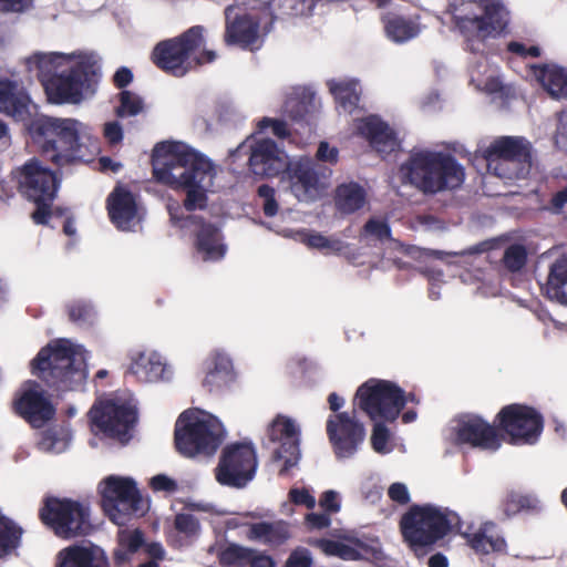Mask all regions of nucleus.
<instances>
[{"mask_svg":"<svg viewBox=\"0 0 567 567\" xmlns=\"http://www.w3.org/2000/svg\"><path fill=\"white\" fill-rule=\"evenodd\" d=\"M153 177L174 190L186 194L187 212L207 207V192L216 175L214 164L200 153L179 142H161L152 153Z\"/></svg>","mask_w":567,"mask_h":567,"instance_id":"1","label":"nucleus"},{"mask_svg":"<svg viewBox=\"0 0 567 567\" xmlns=\"http://www.w3.org/2000/svg\"><path fill=\"white\" fill-rule=\"evenodd\" d=\"M39 151L58 168L87 162L99 151V138L75 118L35 116L27 126Z\"/></svg>","mask_w":567,"mask_h":567,"instance_id":"2","label":"nucleus"},{"mask_svg":"<svg viewBox=\"0 0 567 567\" xmlns=\"http://www.w3.org/2000/svg\"><path fill=\"white\" fill-rule=\"evenodd\" d=\"M41 82L48 100L54 104H79L95 94L101 80V66L91 55L80 58L68 70L50 73L53 61L42 54L34 56Z\"/></svg>","mask_w":567,"mask_h":567,"instance_id":"3","label":"nucleus"},{"mask_svg":"<svg viewBox=\"0 0 567 567\" xmlns=\"http://www.w3.org/2000/svg\"><path fill=\"white\" fill-rule=\"evenodd\" d=\"M400 171L406 182L424 195L455 190L465 181L463 165L445 152H412Z\"/></svg>","mask_w":567,"mask_h":567,"instance_id":"4","label":"nucleus"},{"mask_svg":"<svg viewBox=\"0 0 567 567\" xmlns=\"http://www.w3.org/2000/svg\"><path fill=\"white\" fill-rule=\"evenodd\" d=\"M460 524L458 515L449 508L414 504L401 516L399 528L410 550L423 557Z\"/></svg>","mask_w":567,"mask_h":567,"instance_id":"5","label":"nucleus"},{"mask_svg":"<svg viewBox=\"0 0 567 567\" xmlns=\"http://www.w3.org/2000/svg\"><path fill=\"white\" fill-rule=\"evenodd\" d=\"M32 373L58 395L81 388L86 379L84 359L66 339L43 347L31 362Z\"/></svg>","mask_w":567,"mask_h":567,"instance_id":"6","label":"nucleus"},{"mask_svg":"<svg viewBox=\"0 0 567 567\" xmlns=\"http://www.w3.org/2000/svg\"><path fill=\"white\" fill-rule=\"evenodd\" d=\"M19 194L35 206L31 219L35 225L45 226L53 215V203L61 187L60 168L53 171L40 158L31 157L10 173Z\"/></svg>","mask_w":567,"mask_h":567,"instance_id":"7","label":"nucleus"},{"mask_svg":"<svg viewBox=\"0 0 567 567\" xmlns=\"http://www.w3.org/2000/svg\"><path fill=\"white\" fill-rule=\"evenodd\" d=\"M205 28L193 25L177 37L159 41L151 53L152 62L163 72L181 78L190 70L212 63L217 58L206 50Z\"/></svg>","mask_w":567,"mask_h":567,"instance_id":"8","label":"nucleus"},{"mask_svg":"<svg viewBox=\"0 0 567 567\" xmlns=\"http://www.w3.org/2000/svg\"><path fill=\"white\" fill-rule=\"evenodd\" d=\"M225 436L217 417L198 409L186 410L177 419L174 431L176 450L186 457L213 455Z\"/></svg>","mask_w":567,"mask_h":567,"instance_id":"9","label":"nucleus"},{"mask_svg":"<svg viewBox=\"0 0 567 567\" xmlns=\"http://www.w3.org/2000/svg\"><path fill=\"white\" fill-rule=\"evenodd\" d=\"M97 489L103 513L117 526H126L148 512V501L132 477L110 475L100 482Z\"/></svg>","mask_w":567,"mask_h":567,"instance_id":"10","label":"nucleus"},{"mask_svg":"<svg viewBox=\"0 0 567 567\" xmlns=\"http://www.w3.org/2000/svg\"><path fill=\"white\" fill-rule=\"evenodd\" d=\"M39 518L62 539L87 536L93 530L90 507L72 498L45 497L39 509Z\"/></svg>","mask_w":567,"mask_h":567,"instance_id":"11","label":"nucleus"},{"mask_svg":"<svg viewBox=\"0 0 567 567\" xmlns=\"http://www.w3.org/2000/svg\"><path fill=\"white\" fill-rule=\"evenodd\" d=\"M488 171L502 178H526L533 165V145L523 136H501L482 151Z\"/></svg>","mask_w":567,"mask_h":567,"instance_id":"12","label":"nucleus"},{"mask_svg":"<svg viewBox=\"0 0 567 567\" xmlns=\"http://www.w3.org/2000/svg\"><path fill=\"white\" fill-rule=\"evenodd\" d=\"M354 402L372 421L393 422L404 409L406 399L395 383L370 379L358 388Z\"/></svg>","mask_w":567,"mask_h":567,"instance_id":"13","label":"nucleus"},{"mask_svg":"<svg viewBox=\"0 0 567 567\" xmlns=\"http://www.w3.org/2000/svg\"><path fill=\"white\" fill-rule=\"evenodd\" d=\"M454 7L452 22L464 37L471 52H476L475 43H482L488 38L501 35L508 25L509 13L499 2L486 3L482 16L458 14Z\"/></svg>","mask_w":567,"mask_h":567,"instance_id":"14","label":"nucleus"},{"mask_svg":"<svg viewBox=\"0 0 567 567\" xmlns=\"http://www.w3.org/2000/svg\"><path fill=\"white\" fill-rule=\"evenodd\" d=\"M291 194L299 200L312 203L328 189L332 169L312 158H299L285 169Z\"/></svg>","mask_w":567,"mask_h":567,"instance_id":"15","label":"nucleus"},{"mask_svg":"<svg viewBox=\"0 0 567 567\" xmlns=\"http://www.w3.org/2000/svg\"><path fill=\"white\" fill-rule=\"evenodd\" d=\"M494 422L512 444H535L544 430L543 415L533 406L518 403L503 406Z\"/></svg>","mask_w":567,"mask_h":567,"instance_id":"16","label":"nucleus"},{"mask_svg":"<svg viewBox=\"0 0 567 567\" xmlns=\"http://www.w3.org/2000/svg\"><path fill=\"white\" fill-rule=\"evenodd\" d=\"M257 466V454L252 444L234 443L221 452L216 480L221 485L241 488L254 478Z\"/></svg>","mask_w":567,"mask_h":567,"instance_id":"17","label":"nucleus"},{"mask_svg":"<svg viewBox=\"0 0 567 567\" xmlns=\"http://www.w3.org/2000/svg\"><path fill=\"white\" fill-rule=\"evenodd\" d=\"M91 425L107 437L122 439L128 435L137 421L136 410L114 400H102L89 411Z\"/></svg>","mask_w":567,"mask_h":567,"instance_id":"18","label":"nucleus"},{"mask_svg":"<svg viewBox=\"0 0 567 567\" xmlns=\"http://www.w3.org/2000/svg\"><path fill=\"white\" fill-rule=\"evenodd\" d=\"M326 431L337 458L352 457L365 437L363 424L348 412L330 415Z\"/></svg>","mask_w":567,"mask_h":567,"instance_id":"19","label":"nucleus"},{"mask_svg":"<svg viewBox=\"0 0 567 567\" xmlns=\"http://www.w3.org/2000/svg\"><path fill=\"white\" fill-rule=\"evenodd\" d=\"M453 443L482 451H496L501 446L497 424H489L482 416L466 414L453 427Z\"/></svg>","mask_w":567,"mask_h":567,"instance_id":"20","label":"nucleus"},{"mask_svg":"<svg viewBox=\"0 0 567 567\" xmlns=\"http://www.w3.org/2000/svg\"><path fill=\"white\" fill-rule=\"evenodd\" d=\"M172 221L181 227L188 224L198 225L195 233V248L202 255L204 261L220 260L226 254V246L221 243L220 230L210 223H205L202 217L195 215L183 216L181 208H168Z\"/></svg>","mask_w":567,"mask_h":567,"instance_id":"21","label":"nucleus"},{"mask_svg":"<svg viewBox=\"0 0 567 567\" xmlns=\"http://www.w3.org/2000/svg\"><path fill=\"white\" fill-rule=\"evenodd\" d=\"M268 436L272 442H280V446L274 452L275 461H284L280 474L287 473L293 467L300 457V430L286 415H277L269 425Z\"/></svg>","mask_w":567,"mask_h":567,"instance_id":"22","label":"nucleus"},{"mask_svg":"<svg viewBox=\"0 0 567 567\" xmlns=\"http://www.w3.org/2000/svg\"><path fill=\"white\" fill-rule=\"evenodd\" d=\"M37 105L27 90L10 79H0V113L16 122L29 124L34 117Z\"/></svg>","mask_w":567,"mask_h":567,"instance_id":"23","label":"nucleus"},{"mask_svg":"<svg viewBox=\"0 0 567 567\" xmlns=\"http://www.w3.org/2000/svg\"><path fill=\"white\" fill-rule=\"evenodd\" d=\"M13 409L32 427L40 429L55 415V408L45 398L43 391L24 390L13 402Z\"/></svg>","mask_w":567,"mask_h":567,"instance_id":"24","label":"nucleus"},{"mask_svg":"<svg viewBox=\"0 0 567 567\" xmlns=\"http://www.w3.org/2000/svg\"><path fill=\"white\" fill-rule=\"evenodd\" d=\"M54 567H111L105 550L92 542H81L62 548Z\"/></svg>","mask_w":567,"mask_h":567,"instance_id":"25","label":"nucleus"},{"mask_svg":"<svg viewBox=\"0 0 567 567\" xmlns=\"http://www.w3.org/2000/svg\"><path fill=\"white\" fill-rule=\"evenodd\" d=\"M249 171L258 177H276L284 169V161L275 141L262 138L250 147Z\"/></svg>","mask_w":567,"mask_h":567,"instance_id":"26","label":"nucleus"},{"mask_svg":"<svg viewBox=\"0 0 567 567\" xmlns=\"http://www.w3.org/2000/svg\"><path fill=\"white\" fill-rule=\"evenodd\" d=\"M231 11V7H227L225 10V42L227 44H237L241 48H248L258 40L260 24L259 19L251 14L243 13L237 14L233 20H230Z\"/></svg>","mask_w":567,"mask_h":567,"instance_id":"27","label":"nucleus"},{"mask_svg":"<svg viewBox=\"0 0 567 567\" xmlns=\"http://www.w3.org/2000/svg\"><path fill=\"white\" fill-rule=\"evenodd\" d=\"M468 546L482 555L507 554V543L494 522H485L474 533H465Z\"/></svg>","mask_w":567,"mask_h":567,"instance_id":"28","label":"nucleus"},{"mask_svg":"<svg viewBox=\"0 0 567 567\" xmlns=\"http://www.w3.org/2000/svg\"><path fill=\"white\" fill-rule=\"evenodd\" d=\"M107 210L111 221L122 230H130L137 216L134 195L126 189L116 188L107 198Z\"/></svg>","mask_w":567,"mask_h":567,"instance_id":"29","label":"nucleus"},{"mask_svg":"<svg viewBox=\"0 0 567 567\" xmlns=\"http://www.w3.org/2000/svg\"><path fill=\"white\" fill-rule=\"evenodd\" d=\"M359 133L365 137L370 145L378 152L390 154L398 147L395 133L390 126L375 116H369L360 121Z\"/></svg>","mask_w":567,"mask_h":567,"instance_id":"30","label":"nucleus"},{"mask_svg":"<svg viewBox=\"0 0 567 567\" xmlns=\"http://www.w3.org/2000/svg\"><path fill=\"white\" fill-rule=\"evenodd\" d=\"M206 370L203 386L209 392L228 386L235 380L233 362L224 353H213L206 361Z\"/></svg>","mask_w":567,"mask_h":567,"instance_id":"31","label":"nucleus"},{"mask_svg":"<svg viewBox=\"0 0 567 567\" xmlns=\"http://www.w3.org/2000/svg\"><path fill=\"white\" fill-rule=\"evenodd\" d=\"M166 364L156 352L141 351L132 355L128 373L140 382H157L164 378Z\"/></svg>","mask_w":567,"mask_h":567,"instance_id":"32","label":"nucleus"},{"mask_svg":"<svg viewBox=\"0 0 567 567\" xmlns=\"http://www.w3.org/2000/svg\"><path fill=\"white\" fill-rule=\"evenodd\" d=\"M291 537L290 526L285 520L259 522L249 525L247 538L270 547H279Z\"/></svg>","mask_w":567,"mask_h":567,"instance_id":"33","label":"nucleus"},{"mask_svg":"<svg viewBox=\"0 0 567 567\" xmlns=\"http://www.w3.org/2000/svg\"><path fill=\"white\" fill-rule=\"evenodd\" d=\"M534 73L554 99H567V70L557 65H535Z\"/></svg>","mask_w":567,"mask_h":567,"instance_id":"34","label":"nucleus"},{"mask_svg":"<svg viewBox=\"0 0 567 567\" xmlns=\"http://www.w3.org/2000/svg\"><path fill=\"white\" fill-rule=\"evenodd\" d=\"M386 37L396 43L406 42L415 38L420 27L412 19L394 12H386L381 17Z\"/></svg>","mask_w":567,"mask_h":567,"instance_id":"35","label":"nucleus"},{"mask_svg":"<svg viewBox=\"0 0 567 567\" xmlns=\"http://www.w3.org/2000/svg\"><path fill=\"white\" fill-rule=\"evenodd\" d=\"M365 200L364 188L355 182L344 183L336 188L334 205L341 214L348 215L361 209Z\"/></svg>","mask_w":567,"mask_h":567,"instance_id":"36","label":"nucleus"},{"mask_svg":"<svg viewBox=\"0 0 567 567\" xmlns=\"http://www.w3.org/2000/svg\"><path fill=\"white\" fill-rule=\"evenodd\" d=\"M546 292L550 299L567 305V259L556 260L548 275Z\"/></svg>","mask_w":567,"mask_h":567,"instance_id":"37","label":"nucleus"},{"mask_svg":"<svg viewBox=\"0 0 567 567\" xmlns=\"http://www.w3.org/2000/svg\"><path fill=\"white\" fill-rule=\"evenodd\" d=\"M503 511L506 517L517 515L522 512H539L540 502L532 494L509 492L503 503Z\"/></svg>","mask_w":567,"mask_h":567,"instance_id":"38","label":"nucleus"},{"mask_svg":"<svg viewBox=\"0 0 567 567\" xmlns=\"http://www.w3.org/2000/svg\"><path fill=\"white\" fill-rule=\"evenodd\" d=\"M22 528L12 519L0 515V558L14 551L21 543Z\"/></svg>","mask_w":567,"mask_h":567,"instance_id":"39","label":"nucleus"},{"mask_svg":"<svg viewBox=\"0 0 567 567\" xmlns=\"http://www.w3.org/2000/svg\"><path fill=\"white\" fill-rule=\"evenodd\" d=\"M330 91L334 96L338 109L344 113L351 114L358 106L360 95L355 82H340L330 85Z\"/></svg>","mask_w":567,"mask_h":567,"instance_id":"40","label":"nucleus"},{"mask_svg":"<svg viewBox=\"0 0 567 567\" xmlns=\"http://www.w3.org/2000/svg\"><path fill=\"white\" fill-rule=\"evenodd\" d=\"M252 554V548L230 543L218 551V561L224 567H247Z\"/></svg>","mask_w":567,"mask_h":567,"instance_id":"41","label":"nucleus"},{"mask_svg":"<svg viewBox=\"0 0 567 567\" xmlns=\"http://www.w3.org/2000/svg\"><path fill=\"white\" fill-rule=\"evenodd\" d=\"M313 545L324 555L338 557L343 560H361L363 557L358 548L339 540L319 538L315 540Z\"/></svg>","mask_w":567,"mask_h":567,"instance_id":"42","label":"nucleus"},{"mask_svg":"<svg viewBox=\"0 0 567 567\" xmlns=\"http://www.w3.org/2000/svg\"><path fill=\"white\" fill-rule=\"evenodd\" d=\"M302 243L309 248L320 251L340 252L343 249V241L338 238L326 237L317 231L302 233Z\"/></svg>","mask_w":567,"mask_h":567,"instance_id":"43","label":"nucleus"},{"mask_svg":"<svg viewBox=\"0 0 567 567\" xmlns=\"http://www.w3.org/2000/svg\"><path fill=\"white\" fill-rule=\"evenodd\" d=\"M503 265L511 272H517L524 268L527 262V250L520 244L509 245L503 255Z\"/></svg>","mask_w":567,"mask_h":567,"instance_id":"44","label":"nucleus"},{"mask_svg":"<svg viewBox=\"0 0 567 567\" xmlns=\"http://www.w3.org/2000/svg\"><path fill=\"white\" fill-rule=\"evenodd\" d=\"M120 105L116 109V115L120 117L135 116L144 109V102L137 94L123 90L120 93Z\"/></svg>","mask_w":567,"mask_h":567,"instance_id":"45","label":"nucleus"},{"mask_svg":"<svg viewBox=\"0 0 567 567\" xmlns=\"http://www.w3.org/2000/svg\"><path fill=\"white\" fill-rule=\"evenodd\" d=\"M285 113L293 122H305L310 113V101L290 99L285 103Z\"/></svg>","mask_w":567,"mask_h":567,"instance_id":"46","label":"nucleus"},{"mask_svg":"<svg viewBox=\"0 0 567 567\" xmlns=\"http://www.w3.org/2000/svg\"><path fill=\"white\" fill-rule=\"evenodd\" d=\"M363 236H371L378 240L391 239V228L385 220L370 218L363 226Z\"/></svg>","mask_w":567,"mask_h":567,"instance_id":"47","label":"nucleus"},{"mask_svg":"<svg viewBox=\"0 0 567 567\" xmlns=\"http://www.w3.org/2000/svg\"><path fill=\"white\" fill-rule=\"evenodd\" d=\"M257 194L264 199L262 212L267 217H274L279 209V205L276 200L275 188L268 184H262L258 187Z\"/></svg>","mask_w":567,"mask_h":567,"instance_id":"48","label":"nucleus"},{"mask_svg":"<svg viewBox=\"0 0 567 567\" xmlns=\"http://www.w3.org/2000/svg\"><path fill=\"white\" fill-rule=\"evenodd\" d=\"M175 529L186 536H194L198 533L200 526L198 519L192 514L179 513L174 519Z\"/></svg>","mask_w":567,"mask_h":567,"instance_id":"49","label":"nucleus"},{"mask_svg":"<svg viewBox=\"0 0 567 567\" xmlns=\"http://www.w3.org/2000/svg\"><path fill=\"white\" fill-rule=\"evenodd\" d=\"M390 432L384 422H375L372 429L371 445L377 453H385Z\"/></svg>","mask_w":567,"mask_h":567,"instance_id":"50","label":"nucleus"},{"mask_svg":"<svg viewBox=\"0 0 567 567\" xmlns=\"http://www.w3.org/2000/svg\"><path fill=\"white\" fill-rule=\"evenodd\" d=\"M118 543L124 546L128 551L135 554L145 545L144 534L140 529L133 532L123 533L120 535Z\"/></svg>","mask_w":567,"mask_h":567,"instance_id":"51","label":"nucleus"},{"mask_svg":"<svg viewBox=\"0 0 567 567\" xmlns=\"http://www.w3.org/2000/svg\"><path fill=\"white\" fill-rule=\"evenodd\" d=\"M315 161L320 164L336 165L339 161V151L337 147L330 146L328 142L322 141L319 143Z\"/></svg>","mask_w":567,"mask_h":567,"instance_id":"52","label":"nucleus"},{"mask_svg":"<svg viewBox=\"0 0 567 567\" xmlns=\"http://www.w3.org/2000/svg\"><path fill=\"white\" fill-rule=\"evenodd\" d=\"M91 312V305L84 301H75L68 306L69 319L75 323L85 322L90 318Z\"/></svg>","mask_w":567,"mask_h":567,"instance_id":"53","label":"nucleus"},{"mask_svg":"<svg viewBox=\"0 0 567 567\" xmlns=\"http://www.w3.org/2000/svg\"><path fill=\"white\" fill-rule=\"evenodd\" d=\"M268 127H271L274 135L279 137V138H286V137L289 136L288 125L282 120H274V118H270V117H262L258 122V130L260 132H262V131H265Z\"/></svg>","mask_w":567,"mask_h":567,"instance_id":"54","label":"nucleus"},{"mask_svg":"<svg viewBox=\"0 0 567 567\" xmlns=\"http://www.w3.org/2000/svg\"><path fill=\"white\" fill-rule=\"evenodd\" d=\"M289 499L295 505H301L311 509L316 505L315 497L306 488H291L289 491Z\"/></svg>","mask_w":567,"mask_h":567,"instance_id":"55","label":"nucleus"},{"mask_svg":"<svg viewBox=\"0 0 567 567\" xmlns=\"http://www.w3.org/2000/svg\"><path fill=\"white\" fill-rule=\"evenodd\" d=\"M312 558L306 548L295 549L287 559L286 567H311Z\"/></svg>","mask_w":567,"mask_h":567,"instance_id":"56","label":"nucleus"},{"mask_svg":"<svg viewBox=\"0 0 567 567\" xmlns=\"http://www.w3.org/2000/svg\"><path fill=\"white\" fill-rule=\"evenodd\" d=\"M554 140L559 148L567 152V112L558 113Z\"/></svg>","mask_w":567,"mask_h":567,"instance_id":"57","label":"nucleus"},{"mask_svg":"<svg viewBox=\"0 0 567 567\" xmlns=\"http://www.w3.org/2000/svg\"><path fill=\"white\" fill-rule=\"evenodd\" d=\"M151 488L155 492H168V493H174L177 491V483L166 476L165 474H158V475H155L152 477L151 480Z\"/></svg>","mask_w":567,"mask_h":567,"instance_id":"58","label":"nucleus"},{"mask_svg":"<svg viewBox=\"0 0 567 567\" xmlns=\"http://www.w3.org/2000/svg\"><path fill=\"white\" fill-rule=\"evenodd\" d=\"M33 7V0H0L1 12L23 13Z\"/></svg>","mask_w":567,"mask_h":567,"instance_id":"59","label":"nucleus"},{"mask_svg":"<svg viewBox=\"0 0 567 567\" xmlns=\"http://www.w3.org/2000/svg\"><path fill=\"white\" fill-rule=\"evenodd\" d=\"M388 495L393 502L405 505L410 502V494L403 483H393L388 489Z\"/></svg>","mask_w":567,"mask_h":567,"instance_id":"60","label":"nucleus"},{"mask_svg":"<svg viewBox=\"0 0 567 567\" xmlns=\"http://www.w3.org/2000/svg\"><path fill=\"white\" fill-rule=\"evenodd\" d=\"M329 513H310L306 516V524L310 529H323L330 526Z\"/></svg>","mask_w":567,"mask_h":567,"instance_id":"61","label":"nucleus"},{"mask_svg":"<svg viewBox=\"0 0 567 567\" xmlns=\"http://www.w3.org/2000/svg\"><path fill=\"white\" fill-rule=\"evenodd\" d=\"M354 548H358L363 555L362 559H381L383 557L382 548L373 545H369L360 539L354 540Z\"/></svg>","mask_w":567,"mask_h":567,"instance_id":"62","label":"nucleus"},{"mask_svg":"<svg viewBox=\"0 0 567 567\" xmlns=\"http://www.w3.org/2000/svg\"><path fill=\"white\" fill-rule=\"evenodd\" d=\"M319 504L328 513H337L340 509L338 494L334 491H326L321 495Z\"/></svg>","mask_w":567,"mask_h":567,"instance_id":"63","label":"nucleus"},{"mask_svg":"<svg viewBox=\"0 0 567 567\" xmlns=\"http://www.w3.org/2000/svg\"><path fill=\"white\" fill-rule=\"evenodd\" d=\"M104 136L111 144H117L123 138V130L118 122H107L104 125Z\"/></svg>","mask_w":567,"mask_h":567,"instance_id":"64","label":"nucleus"}]
</instances>
